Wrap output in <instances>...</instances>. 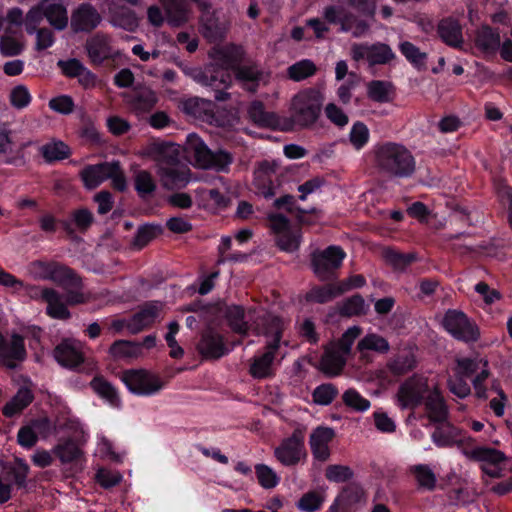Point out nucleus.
Instances as JSON below:
<instances>
[{"label": "nucleus", "mask_w": 512, "mask_h": 512, "mask_svg": "<svg viewBox=\"0 0 512 512\" xmlns=\"http://www.w3.org/2000/svg\"><path fill=\"white\" fill-rule=\"evenodd\" d=\"M283 330L284 322L278 317L268 314L260 318L256 333L265 336L266 346L251 360L249 372L253 378L264 379L274 374Z\"/></svg>", "instance_id": "1"}, {"label": "nucleus", "mask_w": 512, "mask_h": 512, "mask_svg": "<svg viewBox=\"0 0 512 512\" xmlns=\"http://www.w3.org/2000/svg\"><path fill=\"white\" fill-rule=\"evenodd\" d=\"M375 166L389 177L406 178L411 176L416 167L412 153L402 144L387 142L374 149Z\"/></svg>", "instance_id": "2"}, {"label": "nucleus", "mask_w": 512, "mask_h": 512, "mask_svg": "<svg viewBox=\"0 0 512 512\" xmlns=\"http://www.w3.org/2000/svg\"><path fill=\"white\" fill-rule=\"evenodd\" d=\"M324 96L318 88H307L293 96L290 103L291 120L281 125L283 130H290L294 125L310 127L319 118Z\"/></svg>", "instance_id": "3"}, {"label": "nucleus", "mask_w": 512, "mask_h": 512, "mask_svg": "<svg viewBox=\"0 0 512 512\" xmlns=\"http://www.w3.org/2000/svg\"><path fill=\"white\" fill-rule=\"evenodd\" d=\"M27 273L35 280L51 281L66 289L81 286V279L72 269L55 261H33L28 264Z\"/></svg>", "instance_id": "4"}, {"label": "nucleus", "mask_w": 512, "mask_h": 512, "mask_svg": "<svg viewBox=\"0 0 512 512\" xmlns=\"http://www.w3.org/2000/svg\"><path fill=\"white\" fill-rule=\"evenodd\" d=\"M360 333V327L352 326L346 330L338 342L331 343L326 347L320 362V369L325 374L329 376L340 374L351 351V347Z\"/></svg>", "instance_id": "5"}, {"label": "nucleus", "mask_w": 512, "mask_h": 512, "mask_svg": "<svg viewBox=\"0 0 512 512\" xmlns=\"http://www.w3.org/2000/svg\"><path fill=\"white\" fill-rule=\"evenodd\" d=\"M186 150L194 159L195 165L203 169L225 171L233 160L228 152H212L196 134L188 135Z\"/></svg>", "instance_id": "6"}, {"label": "nucleus", "mask_w": 512, "mask_h": 512, "mask_svg": "<svg viewBox=\"0 0 512 512\" xmlns=\"http://www.w3.org/2000/svg\"><path fill=\"white\" fill-rule=\"evenodd\" d=\"M433 383L423 375L408 378L399 386L396 394L397 405L402 409L416 408L424 401Z\"/></svg>", "instance_id": "7"}, {"label": "nucleus", "mask_w": 512, "mask_h": 512, "mask_svg": "<svg viewBox=\"0 0 512 512\" xmlns=\"http://www.w3.org/2000/svg\"><path fill=\"white\" fill-rule=\"evenodd\" d=\"M182 71L185 75L192 78L195 82L211 87L215 90V99L217 101H224L229 98V93L221 89H227L232 83V77L228 73H222L221 78L218 79L214 74L215 69L213 65H207L204 69L199 67L184 66Z\"/></svg>", "instance_id": "8"}, {"label": "nucleus", "mask_w": 512, "mask_h": 512, "mask_svg": "<svg viewBox=\"0 0 512 512\" xmlns=\"http://www.w3.org/2000/svg\"><path fill=\"white\" fill-rule=\"evenodd\" d=\"M323 16L327 22L339 24L342 32H351L355 38L362 37L369 31V24L344 6H327L323 10Z\"/></svg>", "instance_id": "9"}, {"label": "nucleus", "mask_w": 512, "mask_h": 512, "mask_svg": "<svg viewBox=\"0 0 512 512\" xmlns=\"http://www.w3.org/2000/svg\"><path fill=\"white\" fill-rule=\"evenodd\" d=\"M121 379L130 392L139 396L154 395L164 387V382L157 375L144 369L127 370Z\"/></svg>", "instance_id": "10"}, {"label": "nucleus", "mask_w": 512, "mask_h": 512, "mask_svg": "<svg viewBox=\"0 0 512 512\" xmlns=\"http://www.w3.org/2000/svg\"><path fill=\"white\" fill-rule=\"evenodd\" d=\"M442 324L445 330L457 340L473 342L479 338L478 327L461 311L448 310Z\"/></svg>", "instance_id": "11"}, {"label": "nucleus", "mask_w": 512, "mask_h": 512, "mask_svg": "<svg viewBox=\"0 0 512 512\" xmlns=\"http://www.w3.org/2000/svg\"><path fill=\"white\" fill-rule=\"evenodd\" d=\"M279 163L275 160H263L255 165L253 172V186L258 194L265 198L275 195L278 186Z\"/></svg>", "instance_id": "12"}, {"label": "nucleus", "mask_w": 512, "mask_h": 512, "mask_svg": "<svg viewBox=\"0 0 512 512\" xmlns=\"http://www.w3.org/2000/svg\"><path fill=\"white\" fill-rule=\"evenodd\" d=\"M136 155L155 162L158 169L179 162L180 146L171 142L152 141L143 145Z\"/></svg>", "instance_id": "13"}, {"label": "nucleus", "mask_w": 512, "mask_h": 512, "mask_svg": "<svg viewBox=\"0 0 512 512\" xmlns=\"http://www.w3.org/2000/svg\"><path fill=\"white\" fill-rule=\"evenodd\" d=\"M470 459L480 462L482 471L492 477L499 478L502 476L503 467L507 457L504 452L487 447L477 446L466 453Z\"/></svg>", "instance_id": "14"}, {"label": "nucleus", "mask_w": 512, "mask_h": 512, "mask_svg": "<svg viewBox=\"0 0 512 512\" xmlns=\"http://www.w3.org/2000/svg\"><path fill=\"white\" fill-rule=\"evenodd\" d=\"M346 253L339 246H329L325 250L312 254V267L320 280H327L338 269L344 260Z\"/></svg>", "instance_id": "15"}, {"label": "nucleus", "mask_w": 512, "mask_h": 512, "mask_svg": "<svg viewBox=\"0 0 512 512\" xmlns=\"http://www.w3.org/2000/svg\"><path fill=\"white\" fill-rule=\"evenodd\" d=\"M275 458L284 466H295L304 460L307 452L304 444V436L300 431H295L274 449Z\"/></svg>", "instance_id": "16"}, {"label": "nucleus", "mask_w": 512, "mask_h": 512, "mask_svg": "<svg viewBox=\"0 0 512 512\" xmlns=\"http://www.w3.org/2000/svg\"><path fill=\"white\" fill-rule=\"evenodd\" d=\"M46 313L53 319L65 320L70 317V312L67 308L68 304H80L86 301L84 294L78 291H68L66 300L57 290L51 289L46 291L45 294Z\"/></svg>", "instance_id": "17"}, {"label": "nucleus", "mask_w": 512, "mask_h": 512, "mask_svg": "<svg viewBox=\"0 0 512 512\" xmlns=\"http://www.w3.org/2000/svg\"><path fill=\"white\" fill-rule=\"evenodd\" d=\"M351 57L355 61L366 60L370 66L384 65L395 58L389 45L384 43H354L351 46Z\"/></svg>", "instance_id": "18"}, {"label": "nucleus", "mask_w": 512, "mask_h": 512, "mask_svg": "<svg viewBox=\"0 0 512 512\" xmlns=\"http://www.w3.org/2000/svg\"><path fill=\"white\" fill-rule=\"evenodd\" d=\"M243 56V50L233 44L225 46H215L209 52V57L212 62L209 65H213L215 69V75L218 79L221 78V74L224 72L230 76V70L241 61Z\"/></svg>", "instance_id": "19"}, {"label": "nucleus", "mask_w": 512, "mask_h": 512, "mask_svg": "<svg viewBox=\"0 0 512 512\" xmlns=\"http://www.w3.org/2000/svg\"><path fill=\"white\" fill-rule=\"evenodd\" d=\"M101 20V15L91 4L83 3L72 12L70 26L74 32H90Z\"/></svg>", "instance_id": "20"}, {"label": "nucleus", "mask_w": 512, "mask_h": 512, "mask_svg": "<svg viewBox=\"0 0 512 512\" xmlns=\"http://www.w3.org/2000/svg\"><path fill=\"white\" fill-rule=\"evenodd\" d=\"M25 357L26 350L21 336L12 335L0 341V359L5 366L15 368Z\"/></svg>", "instance_id": "21"}, {"label": "nucleus", "mask_w": 512, "mask_h": 512, "mask_svg": "<svg viewBox=\"0 0 512 512\" xmlns=\"http://www.w3.org/2000/svg\"><path fill=\"white\" fill-rule=\"evenodd\" d=\"M427 418L433 423H443L448 417V408L436 383L424 399Z\"/></svg>", "instance_id": "22"}, {"label": "nucleus", "mask_w": 512, "mask_h": 512, "mask_svg": "<svg viewBox=\"0 0 512 512\" xmlns=\"http://www.w3.org/2000/svg\"><path fill=\"white\" fill-rule=\"evenodd\" d=\"M199 10L202 12L201 21L203 24V34L204 36L211 40L217 41L224 37L228 25L226 23H217L211 16L210 11L212 9V4L209 0H193Z\"/></svg>", "instance_id": "23"}, {"label": "nucleus", "mask_w": 512, "mask_h": 512, "mask_svg": "<svg viewBox=\"0 0 512 512\" xmlns=\"http://www.w3.org/2000/svg\"><path fill=\"white\" fill-rule=\"evenodd\" d=\"M44 17L55 30L63 31L69 24L66 5L62 0H41Z\"/></svg>", "instance_id": "24"}, {"label": "nucleus", "mask_w": 512, "mask_h": 512, "mask_svg": "<svg viewBox=\"0 0 512 512\" xmlns=\"http://www.w3.org/2000/svg\"><path fill=\"white\" fill-rule=\"evenodd\" d=\"M165 11L166 21L173 27L186 24L191 16L192 10L185 0H160Z\"/></svg>", "instance_id": "25"}, {"label": "nucleus", "mask_w": 512, "mask_h": 512, "mask_svg": "<svg viewBox=\"0 0 512 512\" xmlns=\"http://www.w3.org/2000/svg\"><path fill=\"white\" fill-rule=\"evenodd\" d=\"M157 174L162 185L167 189L184 187L190 181L188 169L180 166L178 162L172 165L160 166L157 169Z\"/></svg>", "instance_id": "26"}, {"label": "nucleus", "mask_w": 512, "mask_h": 512, "mask_svg": "<svg viewBox=\"0 0 512 512\" xmlns=\"http://www.w3.org/2000/svg\"><path fill=\"white\" fill-rule=\"evenodd\" d=\"M88 56L92 63L101 64L105 60L117 56L118 53L110 45V39L102 34H96L86 44Z\"/></svg>", "instance_id": "27"}, {"label": "nucleus", "mask_w": 512, "mask_h": 512, "mask_svg": "<svg viewBox=\"0 0 512 512\" xmlns=\"http://www.w3.org/2000/svg\"><path fill=\"white\" fill-rule=\"evenodd\" d=\"M82 346L80 342L74 340H66L59 344L54 356L59 364L65 367H76L83 361Z\"/></svg>", "instance_id": "28"}, {"label": "nucleus", "mask_w": 512, "mask_h": 512, "mask_svg": "<svg viewBox=\"0 0 512 512\" xmlns=\"http://www.w3.org/2000/svg\"><path fill=\"white\" fill-rule=\"evenodd\" d=\"M335 433L329 427H317L310 435V447L313 456L320 460L326 461L330 456L329 443L332 441Z\"/></svg>", "instance_id": "29"}, {"label": "nucleus", "mask_w": 512, "mask_h": 512, "mask_svg": "<svg viewBox=\"0 0 512 512\" xmlns=\"http://www.w3.org/2000/svg\"><path fill=\"white\" fill-rule=\"evenodd\" d=\"M163 304L159 301H152L143 306L130 320L128 326L132 332L137 333L143 328L151 325L162 311Z\"/></svg>", "instance_id": "30"}, {"label": "nucleus", "mask_w": 512, "mask_h": 512, "mask_svg": "<svg viewBox=\"0 0 512 512\" xmlns=\"http://www.w3.org/2000/svg\"><path fill=\"white\" fill-rule=\"evenodd\" d=\"M14 147L15 142L12 129L8 124L0 123V157H4L7 164H16L24 161L19 151L14 153Z\"/></svg>", "instance_id": "31"}, {"label": "nucleus", "mask_w": 512, "mask_h": 512, "mask_svg": "<svg viewBox=\"0 0 512 512\" xmlns=\"http://www.w3.org/2000/svg\"><path fill=\"white\" fill-rule=\"evenodd\" d=\"M198 350L206 358H220L227 352L222 337L212 331L203 334Z\"/></svg>", "instance_id": "32"}, {"label": "nucleus", "mask_w": 512, "mask_h": 512, "mask_svg": "<svg viewBox=\"0 0 512 512\" xmlns=\"http://www.w3.org/2000/svg\"><path fill=\"white\" fill-rule=\"evenodd\" d=\"M157 102L156 93L148 87H143L134 92L129 104L131 109L140 116L149 112Z\"/></svg>", "instance_id": "33"}, {"label": "nucleus", "mask_w": 512, "mask_h": 512, "mask_svg": "<svg viewBox=\"0 0 512 512\" xmlns=\"http://www.w3.org/2000/svg\"><path fill=\"white\" fill-rule=\"evenodd\" d=\"M111 162H104L97 165H90L81 171V178L85 187L94 189L109 177Z\"/></svg>", "instance_id": "34"}, {"label": "nucleus", "mask_w": 512, "mask_h": 512, "mask_svg": "<svg viewBox=\"0 0 512 512\" xmlns=\"http://www.w3.org/2000/svg\"><path fill=\"white\" fill-rule=\"evenodd\" d=\"M263 75V71L256 65H245L237 69L236 80L247 91L255 92L259 82L263 79Z\"/></svg>", "instance_id": "35"}, {"label": "nucleus", "mask_w": 512, "mask_h": 512, "mask_svg": "<svg viewBox=\"0 0 512 512\" xmlns=\"http://www.w3.org/2000/svg\"><path fill=\"white\" fill-rule=\"evenodd\" d=\"M438 33L441 39L450 46L458 47L463 42L461 26L454 19H443L438 25Z\"/></svg>", "instance_id": "36"}, {"label": "nucleus", "mask_w": 512, "mask_h": 512, "mask_svg": "<svg viewBox=\"0 0 512 512\" xmlns=\"http://www.w3.org/2000/svg\"><path fill=\"white\" fill-rule=\"evenodd\" d=\"M416 364L417 358L415 349L408 347L398 352L395 358L390 362L389 367L393 373L401 375L414 369Z\"/></svg>", "instance_id": "37"}, {"label": "nucleus", "mask_w": 512, "mask_h": 512, "mask_svg": "<svg viewBox=\"0 0 512 512\" xmlns=\"http://www.w3.org/2000/svg\"><path fill=\"white\" fill-rule=\"evenodd\" d=\"M475 45L483 52L490 53L496 51L500 47V36L492 28L482 26L476 31Z\"/></svg>", "instance_id": "38"}, {"label": "nucleus", "mask_w": 512, "mask_h": 512, "mask_svg": "<svg viewBox=\"0 0 512 512\" xmlns=\"http://www.w3.org/2000/svg\"><path fill=\"white\" fill-rule=\"evenodd\" d=\"M382 256L385 262L398 272H404L417 259L414 253L404 254L392 248L383 249Z\"/></svg>", "instance_id": "39"}, {"label": "nucleus", "mask_w": 512, "mask_h": 512, "mask_svg": "<svg viewBox=\"0 0 512 512\" xmlns=\"http://www.w3.org/2000/svg\"><path fill=\"white\" fill-rule=\"evenodd\" d=\"M431 437L436 446L449 447L460 441V431L450 424H442L435 429Z\"/></svg>", "instance_id": "40"}, {"label": "nucleus", "mask_w": 512, "mask_h": 512, "mask_svg": "<svg viewBox=\"0 0 512 512\" xmlns=\"http://www.w3.org/2000/svg\"><path fill=\"white\" fill-rule=\"evenodd\" d=\"M390 349L388 341L375 333L365 335L357 344V350L362 356L365 355L366 351H375L378 353H386Z\"/></svg>", "instance_id": "41"}, {"label": "nucleus", "mask_w": 512, "mask_h": 512, "mask_svg": "<svg viewBox=\"0 0 512 512\" xmlns=\"http://www.w3.org/2000/svg\"><path fill=\"white\" fill-rule=\"evenodd\" d=\"M250 119L259 126H278V118L274 113L266 112L264 105L259 101H254L248 110Z\"/></svg>", "instance_id": "42"}, {"label": "nucleus", "mask_w": 512, "mask_h": 512, "mask_svg": "<svg viewBox=\"0 0 512 512\" xmlns=\"http://www.w3.org/2000/svg\"><path fill=\"white\" fill-rule=\"evenodd\" d=\"M40 152L47 162L66 159L70 155L69 147L62 141L53 140L40 147Z\"/></svg>", "instance_id": "43"}, {"label": "nucleus", "mask_w": 512, "mask_h": 512, "mask_svg": "<svg viewBox=\"0 0 512 512\" xmlns=\"http://www.w3.org/2000/svg\"><path fill=\"white\" fill-rule=\"evenodd\" d=\"M33 399L31 391L21 388L16 395L3 407V414L12 417L27 407Z\"/></svg>", "instance_id": "44"}, {"label": "nucleus", "mask_w": 512, "mask_h": 512, "mask_svg": "<svg viewBox=\"0 0 512 512\" xmlns=\"http://www.w3.org/2000/svg\"><path fill=\"white\" fill-rule=\"evenodd\" d=\"M317 71V67L315 63L310 59L300 60L287 69V75L289 79L300 82L311 76H313Z\"/></svg>", "instance_id": "45"}, {"label": "nucleus", "mask_w": 512, "mask_h": 512, "mask_svg": "<svg viewBox=\"0 0 512 512\" xmlns=\"http://www.w3.org/2000/svg\"><path fill=\"white\" fill-rule=\"evenodd\" d=\"M93 391L113 406L120 405V398L115 388L104 378L95 377L90 383Z\"/></svg>", "instance_id": "46"}, {"label": "nucleus", "mask_w": 512, "mask_h": 512, "mask_svg": "<svg viewBox=\"0 0 512 512\" xmlns=\"http://www.w3.org/2000/svg\"><path fill=\"white\" fill-rule=\"evenodd\" d=\"M365 501V493L361 486L357 484H350L346 486L338 498L331 505V510H336L339 503L346 505H354Z\"/></svg>", "instance_id": "47"}, {"label": "nucleus", "mask_w": 512, "mask_h": 512, "mask_svg": "<svg viewBox=\"0 0 512 512\" xmlns=\"http://www.w3.org/2000/svg\"><path fill=\"white\" fill-rule=\"evenodd\" d=\"M109 353L116 359L135 358L141 354V345L127 340L115 341Z\"/></svg>", "instance_id": "48"}, {"label": "nucleus", "mask_w": 512, "mask_h": 512, "mask_svg": "<svg viewBox=\"0 0 512 512\" xmlns=\"http://www.w3.org/2000/svg\"><path fill=\"white\" fill-rule=\"evenodd\" d=\"M213 104L202 98H190L182 103L183 111L196 118H204L212 111Z\"/></svg>", "instance_id": "49"}, {"label": "nucleus", "mask_w": 512, "mask_h": 512, "mask_svg": "<svg viewBox=\"0 0 512 512\" xmlns=\"http://www.w3.org/2000/svg\"><path fill=\"white\" fill-rule=\"evenodd\" d=\"M342 401L345 406L359 413H364L371 407V402L354 388H349L344 391L342 394Z\"/></svg>", "instance_id": "50"}, {"label": "nucleus", "mask_w": 512, "mask_h": 512, "mask_svg": "<svg viewBox=\"0 0 512 512\" xmlns=\"http://www.w3.org/2000/svg\"><path fill=\"white\" fill-rule=\"evenodd\" d=\"M134 187L140 197L151 195L156 190V182L147 170H138L134 174Z\"/></svg>", "instance_id": "51"}, {"label": "nucleus", "mask_w": 512, "mask_h": 512, "mask_svg": "<svg viewBox=\"0 0 512 512\" xmlns=\"http://www.w3.org/2000/svg\"><path fill=\"white\" fill-rule=\"evenodd\" d=\"M399 49L405 58L416 68L421 69L425 67L427 54L421 52L413 43L404 41L400 43Z\"/></svg>", "instance_id": "52"}, {"label": "nucleus", "mask_w": 512, "mask_h": 512, "mask_svg": "<svg viewBox=\"0 0 512 512\" xmlns=\"http://www.w3.org/2000/svg\"><path fill=\"white\" fill-rule=\"evenodd\" d=\"M339 295H341V292L337 283L311 289L307 294V299L317 303H325Z\"/></svg>", "instance_id": "53"}, {"label": "nucleus", "mask_w": 512, "mask_h": 512, "mask_svg": "<svg viewBox=\"0 0 512 512\" xmlns=\"http://www.w3.org/2000/svg\"><path fill=\"white\" fill-rule=\"evenodd\" d=\"M412 473L419 487L433 490L436 485V475L428 465L419 464L412 468Z\"/></svg>", "instance_id": "54"}, {"label": "nucleus", "mask_w": 512, "mask_h": 512, "mask_svg": "<svg viewBox=\"0 0 512 512\" xmlns=\"http://www.w3.org/2000/svg\"><path fill=\"white\" fill-rule=\"evenodd\" d=\"M53 452L62 463L77 461L82 455L80 448L72 441L56 445Z\"/></svg>", "instance_id": "55"}, {"label": "nucleus", "mask_w": 512, "mask_h": 512, "mask_svg": "<svg viewBox=\"0 0 512 512\" xmlns=\"http://www.w3.org/2000/svg\"><path fill=\"white\" fill-rule=\"evenodd\" d=\"M109 9L115 26L126 30H133L137 26V17L134 12L124 8L116 9L115 6H111Z\"/></svg>", "instance_id": "56"}, {"label": "nucleus", "mask_w": 512, "mask_h": 512, "mask_svg": "<svg viewBox=\"0 0 512 512\" xmlns=\"http://www.w3.org/2000/svg\"><path fill=\"white\" fill-rule=\"evenodd\" d=\"M391 85L385 81L374 80L367 86L368 97L379 103L388 102L390 99Z\"/></svg>", "instance_id": "57"}, {"label": "nucleus", "mask_w": 512, "mask_h": 512, "mask_svg": "<svg viewBox=\"0 0 512 512\" xmlns=\"http://www.w3.org/2000/svg\"><path fill=\"white\" fill-rule=\"evenodd\" d=\"M255 472L259 484L265 489H272L280 482V477L274 469L265 464H257Z\"/></svg>", "instance_id": "58"}, {"label": "nucleus", "mask_w": 512, "mask_h": 512, "mask_svg": "<svg viewBox=\"0 0 512 512\" xmlns=\"http://www.w3.org/2000/svg\"><path fill=\"white\" fill-rule=\"evenodd\" d=\"M276 244L280 250L285 252H295L301 243V233L298 229L290 230L284 234H280L275 238Z\"/></svg>", "instance_id": "59"}, {"label": "nucleus", "mask_w": 512, "mask_h": 512, "mask_svg": "<svg viewBox=\"0 0 512 512\" xmlns=\"http://www.w3.org/2000/svg\"><path fill=\"white\" fill-rule=\"evenodd\" d=\"M44 19L45 17L41 2H38L36 5L30 7V9L25 14L24 28L27 34L33 35L36 30L40 29L39 26Z\"/></svg>", "instance_id": "60"}, {"label": "nucleus", "mask_w": 512, "mask_h": 512, "mask_svg": "<svg viewBox=\"0 0 512 512\" xmlns=\"http://www.w3.org/2000/svg\"><path fill=\"white\" fill-rule=\"evenodd\" d=\"M324 500L325 496L323 493L310 491L299 499L297 508L303 512H315L321 508Z\"/></svg>", "instance_id": "61"}, {"label": "nucleus", "mask_w": 512, "mask_h": 512, "mask_svg": "<svg viewBox=\"0 0 512 512\" xmlns=\"http://www.w3.org/2000/svg\"><path fill=\"white\" fill-rule=\"evenodd\" d=\"M370 132L368 127L363 122H355L349 133V141L356 149H362L369 141Z\"/></svg>", "instance_id": "62"}, {"label": "nucleus", "mask_w": 512, "mask_h": 512, "mask_svg": "<svg viewBox=\"0 0 512 512\" xmlns=\"http://www.w3.org/2000/svg\"><path fill=\"white\" fill-rule=\"evenodd\" d=\"M487 361L482 358H458L455 372L464 377H470L480 367L487 366Z\"/></svg>", "instance_id": "63"}, {"label": "nucleus", "mask_w": 512, "mask_h": 512, "mask_svg": "<svg viewBox=\"0 0 512 512\" xmlns=\"http://www.w3.org/2000/svg\"><path fill=\"white\" fill-rule=\"evenodd\" d=\"M338 395V389L333 384H322L312 393L313 402L318 405H329Z\"/></svg>", "instance_id": "64"}]
</instances>
